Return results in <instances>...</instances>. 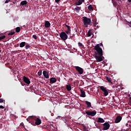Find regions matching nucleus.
Instances as JSON below:
<instances>
[{"mask_svg": "<svg viewBox=\"0 0 131 131\" xmlns=\"http://www.w3.org/2000/svg\"><path fill=\"white\" fill-rule=\"evenodd\" d=\"M94 50L96 51L97 53H95L94 55L103 56V50L100 47V45L97 44L94 47Z\"/></svg>", "mask_w": 131, "mask_h": 131, "instance_id": "nucleus-1", "label": "nucleus"}, {"mask_svg": "<svg viewBox=\"0 0 131 131\" xmlns=\"http://www.w3.org/2000/svg\"><path fill=\"white\" fill-rule=\"evenodd\" d=\"M82 18L85 27H88V26L91 24V22H92L91 18H89L86 16H83Z\"/></svg>", "mask_w": 131, "mask_h": 131, "instance_id": "nucleus-2", "label": "nucleus"}, {"mask_svg": "<svg viewBox=\"0 0 131 131\" xmlns=\"http://www.w3.org/2000/svg\"><path fill=\"white\" fill-rule=\"evenodd\" d=\"M59 36L62 40H66V39L68 38V35L67 34H66V33H65V32H61L59 34Z\"/></svg>", "mask_w": 131, "mask_h": 131, "instance_id": "nucleus-3", "label": "nucleus"}, {"mask_svg": "<svg viewBox=\"0 0 131 131\" xmlns=\"http://www.w3.org/2000/svg\"><path fill=\"white\" fill-rule=\"evenodd\" d=\"M36 119H37V117H36V116H31L29 117L27 119V120L28 121H31V122H34V121H35Z\"/></svg>", "mask_w": 131, "mask_h": 131, "instance_id": "nucleus-4", "label": "nucleus"}, {"mask_svg": "<svg viewBox=\"0 0 131 131\" xmlns=\"http://www.w3.org/2000/svg\"><path fill=\"white\" fill-rule=\"evenodd\" d=\"M85 113L89 116L94 117L97 114V112L96 111H86Z\"/></svg>", "mask_w": 131, "mask_h": 131, "instance_id": "nucleus-5", "label": "nucleus"}, {"mask_svg": "<svg viewBox=\"0 0 131 131\" xmlns=\"http://www.w3.org/2000/svg\"><path fill=\"white\" fill-rule=\"evenodd\" d=\"M103 127L102 128V130H107L110 128V124L108 123V122H107L103 124Z\"/></svg>", "mask_w": 131, "mask_h": 131, "instance_id": "nucleus-6", "label": "nucleus"}, {"mask_svg": "<svg viewBox=\"0 0 131 131\" xmlns=\"http://www.w3.org/2000/svg\"><path fill=\"white\" fill-rule=\"evenodd\" d=\"M35 121V123L33 122H31L32 125H40L41 124V120L39 118H37Z\"/></svg>", "mask_w": 131, "mask_h": 131, "instance_id": "nucleus-7", "label": "nucleus"}, {"mask_svg": "<svg viewBox=\"0 0 131 131\" xmlns=\"http://www.w3.org/2000/svg\"><path fill=\"white\" fill-rule=\"evenodd\" d=\"M74 68L76 69V71L78 72L79 74H82V73H83V69L78 66H75Z\"/></svg>", "mask_w": 131, "mask_h": 131, "instance_id": "nucleus-8", "label": "nucleus"}, {"mask_svg": "<svg viewBox=\"0 0 131 131\" xmlns=\"http://www.w3.org/2000/svg\"><path fill=\"white\" fill-rule=\"evenodd\" d=\"M94 57L95 58V59L98 62H102V61H103V58H104L103 56H101L99 55H94Z\"/></svg>", "mask_w": 131, "mask_h": 131, "instance_id": "nucleus-9", "label": "nucleus"}, {"mask_svg": "<svg viewBox=\"0 0 131 131\" xmlns=\"http://www.w3.org/2000/svg\"><path fill=\"white\" fill-rule=\"evenodd\" d=\"M100 90H101V91H102L103 92V94L104 95V96L106 97V96H108V91L107 90V89L105 87H104V86H100Z\"/></svg>", "mask_w": 131, "mask_h": 131, "instance_id": "nucleus-10", "label": "nucleus"}, {"mask_svg": "<svg viewBox=\"0 0 131 131\" xmlns=\"http://www.w3.org/2000/svg\"><path fill=\"white\" fill-rule=\"evenodd\" d=\"M23 81L27 84H30V80H29V78H28L26 76H24Z\"/></svg>", "mask_w": 131, "mask_h": 131, "instance_id": "nucleus-11", "label": "nucleus"}, {"mask_svg": "<svg viewBox=\"0 0 131 131\" xmlns=\"http://www.w3.org/2000/svg\"><path fill=\"white\" fill-rule=\"evenodd\" d=\"M121 119H122V117H121V116H118V117H116V119H115V123H118V122H120V121H121Z\"/></svg>", "mask_w": 131, "mask_h": 131, "instance_id": "nucleus-12", "label": "nucleus"}, {"mask_svg": "<svg viewBox=\"0 0 131 131\" xmlns=\"http://www.w3.org/2000/svg\"><path fill=\"white\" fill-rule=\"evenodd\" d=\"M80 91L81 92L80 97H81L82 98H85V97H86V96L85 95V92H84V91H83L82 89H80Z\"/></svg>", "mask_w": 131, "mask_h": 131, "instance_id": "nucleus-13", "label": "nucleus"}, {"mask_svg": "<svg viewBox=\"0 0 131 131\" xmlns=\"http://www.w3.org/2000/svg\"><path fill=\"white\" fill-rule=\"evenodd\" d=\"M97 122L99 123H104V122H105V120L102 118H97Z\"/></svg>", "mask_w": 131, "mask_h": 131, "instance_id": "nucleus-14", "label": "nucleus"}, {"mask_svg": "<svg viewBox=\"0 0 131 131\" xmlns=\"http://www.w3.org/2000/svg\"><path fill=\"white\" fill-rule=\"evenodd\" d=\"M42 74H43L44 77H45V78L48 79L50 77L49 76V73L46 71H43Z\"/></svg>", "mask_w": 131, "mask_h": 131, "instance_id": "nucleus-15", "label": "nucleus"}, {"mask_svg": "<svg viewBox=\"0 0 131 131\" xmlns=\"http://www.w3.org/2000/svg\"><path fill=\"white\" fill-rule=\"evenodd\" d=\"M45 28H49L51 26V23L48 20L45 21Z\"/></svg>", "mask_w": 131, "mask_h": 131, "instance_id": "nucleus-16", "label": "nucleus"}, {"mask_svg": "<svg viewBox=\"0 0 131 131\" xmlns=\"http://www.w3.org/2000/svg\"><path fill=\"white\" fill-rule=\"evenodd\" d=\"M57 82V79L54 77H51L50 79V83H55Z\"/></svg>", "mask_w": 131, "mask_h": 131, "instance_id": "nucleus-17", "label": "nucleus"}, {"mask_svg": "<svg viewBox=\"0 0 131 131\" xmlns=\"http://www.w3.org/2000/svg\"><path fill=\"white\" fill-rule=\"evenodd\" d=\"M85 103L86 105H87V106H86L87 108H91V107H92V103L91 102H90L89 101H85Z\"/></svg>", "mask_w": 131, "mask_h": 131, "instance_id": "nucleus-18", "label": "nucleus"}, {"mask_svg": "<svg viewBox=\"0 0 131 131\" xmlns=\"http://www.w3.org/2000/svg\"><path fill=\"white\" fill-rule=\"evenodd\" d=\"M83 2H84V0H79L78 3H75V5H76V6H80V5H82Z\"/></svg>", "mask_w": 131, "mask_h": 131, "instance_id": "nucleus-19", "label": "nucleus"}, {"mask_svg": "<svg viewBox=\"0 0 131 131\" xmlns=\"http://www.w3.org/2000/svg\"><path fill=\"white\" fill-rule=\"evenodd\" d=\"M80 9H81L80 7H77L74 8V11L76 12V13H79V11H80Z\"/></svg>", "mask_w": 131, "mask_h": 131, "instance_id": "nucleus-20", "label": "nucleus"}, {"mask_svg": "<svg viewBox=\"0 0 131 131\" xmlns=\"http://www.w3.org/2000/svg\"><path fill=\"white\" fill-rule=\"evenodd\" d=\"M25 45H26V42H21L19 44L20 48H24L25 47Z\"/></svg>", "mask_w": 131, "mask_h": 131, "instance_id": "nucleus-21", "label": "nucleus"}, {"mask_svg": "<svg viewBox=\"0 0 131 131\" xmlns=\"http://www.w3.org/2000/svg\"><path fill=\"white\" fill-rule=\"evenodd\" d=\"M20 5H21V6H26V5H27V1H21L20 2Z\"/></svg>", "mask_w": 131, "mask_h": 131, "instance_id": "nucleus-22", "label": "nucleus"}, {"mask_svg": "<svg viewBox=\"0 0 131 131\" xmlns=\"http://www.w3.org/2000/svg\"><path fill=\"white\" fill-rule=\"evenodd\" d=\"M66 89L68 92H70L71 91V85H66Z\"/></svg>", "mask_w": 131, "mask_h": 131, "instance_id": "nucleus-23", "label": "nucleus"}, {"mask_svg": "<svg viewBox=\"0 0 131 131\" xmlns=\"http://www.w3.org/2000/svg\"><path fill=\"white\" fill-rule=\"evenodd\" d=\"M106 79L107 80V81L108 82L112 83V82L111 81V80H112V79H111V78H110V76L106 77Z\"/></svg>", "mask_w": 131, "mask_h": 131, "instance_id": "nucleus-24", "label": "nucleus"}, {"mask_svg": "<svg viewBox=\"0 0 131 131\" xmlns=\"http://www.w3.org/2000/svg\"><path fill=\"white\" fill-rule=\"evenodd\" d=\"M92 33H93V32H92V30H90L87 33L88 36L89 37L91 36Z\"/></svg>", "mask_w": 131, "mask_h": 131, "instance_id": "nucleus-25", "label": "nucleus"}, {"mask_svg": "<svg viewBox=\"0 0 131 131\" xmlns=\"http://www.w3.org/2000/svg\"><path fill=\"white\" fill-rule=\"evenodd\" d=\"M66 33H67V34H70V33H71V28L68 29L67 30H66Z\"/></svg>", "mask_w": 131, "mask_h": 131, "instance_id": "nucleus-26", "label": "nucleus"}, {"mask_svg": "<svg viewBox=\"0 0 131 131\" xmlns=\"http://www.w3.org/2000/svg\"><path fill=\"white\" fill-rule=\"evenodd\" d=\"M88 10H89V11H93L94 8L93 7V6L92 5H89L88 6Z\"/></svg>", "mask_w": 131, "mask_h": 131, "instance_id": "nucleus-27", "label": "nucleus"}, {"mask_svg": "<svg viewBox=\"0 0 131 131\" xmlns=\"http://www.w3.org/2000/svg\"><path fill=\"white\" fill-rule=\"evenodd\" d=\"M21 29L20 28V27H18L17 28H15V31L16 32L18 33L19 31H20Z\"/></svg>", "mask_w": 131, "mask_h": 131, "instance_id": "nucleus-28", "label": "nucleus"}, {"mask_svg": "<svg viewBox=\"0 0 131 131\" xmlns=\"http://www.w3.org/2000/svg\"><path fill=\"white\" fill-rule=\"evenodd\" d=\"M42 74V71L41 70H40L38 73H37V75L38 76H40V75H41V74Z\"/></svg>", "mask_w": 131, "mask_h": 131, "instance_id": "nucleus-29", "label": "nucleus"}, {"mask_svg": "<svg viewBox=\"0 0 131 131\" xmlns=\"http://www.w3.org/2000/svg\"><path fill=\"white\" fill-rule=\"evenodd\" d=\"M113 5H114V6L116 7V6H117V3L114 0H112Z\"/></svg>", "mask_w": 131, "mask_h": 131, "instance_id": "nucleus-30", "label": "nucleus"}, {"mask_svg": "<svg viewBox=\"0 0 131 131\" xmlns=\"http://www.w3.org/2000/svg\"><path fill=\"white\" fill-rule=\"evenodd\" d=\"M30 48V46H29V45H26L25 49H26V50H28V49Z\"/></svg>", "mask_w": 131, "mask_h": 131, "instance_id": "nucleus-31", "label": "nucleus"}, {"mask_svg": "<svg viewBox=\"0 0 131 131\" xmlns=\"http://www.w3.org/2000/svg\"><path fill=\"white\" fill-rule=\"evenodd\" d=\"M15 32H10L8 33V35H14Z\"/></svg>", "mask_w": 131, "mask_h": 131, "instance_id": "nucleus-32", "label": "nucleus"}, {"mask_svg": "<svg viewBox=\"0 0 131 131\" xmlns=\"http://www.w3.org/2000/svg\"><path fill=\"white\" fill-rule=\"evenodd\" d=\"M4 38H6V35H4L0 37V41L2 39H4Z\"/></svg>", "mask_w": 131, "mask_h": 131, "instance_id": "nucleus-33", "label": "nucleus"}, {"mask_svg": "<svg viewBox=\"0 0 131 131\" xmlns=\"http://www.w3.org/2000/svg\"><path fill=\"white\" fill-rule=\"evenodd\" d=\"M95 126H96L97 128H100L101 127L100 126V125H98L97 123H95Z\"/></svg>", "mask_w": 131, "mask_h": 131, "instance_id": "nucleus-34", "label": "nucleus"}, {"mask_svg": "<svg viewBox=\"0 0 131 131\" xmlns=\"http://www.w3.org/2000/svg\"><path fill=\"white\" fill-rule=\"evenodd\" d=\"M33 38H34V39H37V36H36V35H33L32 36Z\"/></svg>", "mask_w": 131, "mask_h": 131, "instance_id": "nucleus-35", "label": "nucleus"}, {"mask_svg": "<svg viewBox=\"0 0 131 131\" xmlns=\"http://www.w3.org/2000/svg\"><path fill=\"white\" fill-rule=\"evenodd\" d=\"M74 36H75L74 34H71V33L70 34V38H72V37H74Z\"/></svg>", "mask_w": 131, "mask_h": 131, "instance_id": "nucleus-36", "label": "nucleus"}, {"mask_svg": "<svg viewBox=\"0 0 131 131\" xmlns=\"http://www.w3.org/2000/svg\"><path fill=\"white\" fill-rule=\"evenodd\" d=\"M127 25H128V26H129L130 27H131V20H130V22H129V21H127Z\"/></svg>", "mask_w": 131, "mask_h": 131, "instance_id": "nucleus-37", "label": "nucleus"}, {"mask_svg": "<svg viewBox=\"0 0 131 131\" xmlns=\"http://www.w3.org/2000/svg\"><path fill=\"white\" fill-rule=\"evenodd\" d=\"M62 118H63V117H61V116H58L56 118V119H62Z\"/></svg>", "mask_w": 131, "mask_h": 131, "instance_id": "nucleus-38", "label": "nucleus"}, {"mask_svg": "<svg viewBox=\"0 0 131 131\" xmlns=\"http://www.w3.org/2000/svg\"><path fill=\"white\" fill-rule=\"evenodd\" d=\"M78 45L79 47H82V43L81 42H78Z\"/></svg>", "mask_w": 131, "mask_h": 131, "instance_id": "nucleus-39", "label": "nucleus"}, {"mask_svg": "<svg viewBox=\"0 0 131 131\" xmlns=\"http://www.w3.org/2000/svg\"><path fill=\"white\" fill-rule=\"evenodd\" d=\"M4 101L5 100L3 99L0 98V103H3Z\"/></svg>", "mask_w": 131, "mask_h": 131, "instance_id": "nucleus-40", "label": "nucleus"}, {"mask_svg": "<svg viewBox=\"0 0 131 131\" xmlns=\"http://www.w3.org/2000/svg\"><path fill=\"white\" fill-rule=\"evenodd\" d=\"M20 125H22L23 126V127H24V128H25V126L24 125V124L23 123V122H21L20 123Z\"/></svg>", "mask_w": 131, "mask_h": 131, "instance_id": "nucleus-41", "label": "nucleus"}, {"mask_svg": "<svg viewBox=\"0 0 131 131\" xmlns=\"http://www.w3.org/2000/svg\"><path fill=\"white\" fill-rule=\"evenodd\" d=\"M15 54H17V53H19L18 52H21V51L20 50H18V51H14Z\"/></svg>", "mask_w": 131, "mask_h": 131, "instance_id": "nucleus-42", "label": "nucleus"}, {"mask_svg": "<svg viewBox=\"0 0 131 131\" xmlns=\"http://www.w3.org/2000/svg\"><path fill=\"white\" fill-rule=\"evenodd\" d=\"M66 27L68 28V29H69L71 28H70V26H68V25H66Z\"/></svg>", "mask_w": 131, "mask_h": 131, "instance_id": "nucleus-43", "label": "nucleus"}, {"mask_svg": "<svg viewBox=\"0 0 131 131\" xmlns=\"http://www.w3.org/2000/svg\"><path fill=\"white\" fill-rule=\"evenodd\" d=\"M66 27L68 28V29H69L71 28H70V26H68V25H66Z\"/></svg>", "mask_w": 131, "mask_h": 131, "instance_id": "nucleus-44", "label": "nucleus"}, {"mask_svg": "<svg viewBox=\"0 0 131 131\" xmlns=\"http://www.w3.org/2000/svg\"><path fill=\"white\" fill-rule=\"evenodd\" d=\"M11 0H6L5 1V4H8V3H9V2H10Z\"/></svg>", "mask_w": 131, "mask_h": 131, "instance_id": "nucleus-45", "label": "nucleus"}, {"mask_svg": "<svg viewBox=\"0 0 131 131\" xmlns=\"http://www.w3.org/2000/svg\"><path fill=\"white\" fill-rule=\"evenodd\" d=\"M4 108H5V107H4V106L0 105V109H4Z\"/></svg>", "mask_w": 131, "mask_h": 131, "instance_id": "nucleus-46", "label": "nucleus"}, {"mask_svg": "<svg viewBox=\"0 0 131 131\" xmlns=\"http://www.w3.org/2000/svg\"><path fill=\"white\" fill-rule=\"evenodd\" d=\"M60 1H61V0H55V3H59V2H60Z\"/></svg>", "mask_w": 131, "mask_h": 131, "instance_id": "nucleus-47", "label": "nucleus"}, {"mask_svg": "<svg viewBox=\"0 0 131 131\" xmlns=\"http://www.w3.org/2000/svg\"><path fill=\"white\" fill-rule=\"evenodd\" d=\"M63 121L65 122V123L66 124H67V120H66V119H64V120H63Z\"/></svg>", "mask_w": 131, "mask_h": 131, "instance_id": "nucleus-48", "label": "nucleus"}, {"mask_svg": "<svg viewBox=\"0 0 131 131\" xmlns=\"http://www.w3.org/2000/svg\"><path fill=\"white\" fill-rule=\"evenodd\" d=\"M119 2V4H121V0H117Z\"/></svg>", "mask_w": 131, "mask_h": 131, "instance_id": "nucleus-49", "label": "nucleus"}, {"mask_svg": "<svg viewBox=\"0 0 131 131\" xmlns=\"http://www.w3.org/2000/svg\"><path fill=\"white\" fill-rule=\"evenodd\" d=\"M128 2L129 3H131V0H128Z\"/></svg>", "mask_w": 131, "mask_h": 131, "instance_id": "nucleus-50", "label": "nucleus"}, {"mask_svg": "<svg viewBox=\"0 0 131 131\" xmlns=\"http://www.w3.org/2000/svg\"><path fill=\"white\" fill-rule=\"evenodd\" d=\"M13 4H16V1H15L14 2H13Z\"/></svg>", "mask_w": 131, "mask_h": 131, "instance_id": "nucleus-51", "label": "nucleus"}, {"mask_svg": "<svg viewBox=\"0 0 131 131\" xmlns=\"http://www.w3.org/2000/svg\"><path fill=\"white\" fill-rule=\"evenodd\" d=\"M85 128H86V127H84V129H85Z\"/></svg>", "mask_w": 131, "mask_h": 131, "instance_id": "nucleus-52", "label": "nucleus"}, {"mask_svg": "<svg viewBox=\"0 0 131 131\" xmlns=\"http://www.w3.org/2000/svg\"><path fill=\"white\" fill-rule=\"evenodd\" d=\"M100 46H103V44L101 43V44H100Z\"/></svg>", "mask_w": 131, "mask_h": 131, "instance_id": "nucleus-53", "label": "nucleus"}, {"mask_svg": "<svg viewBox=\"0 0 131 131\" xmlns=\"http://www.w3.org/2000/svg\"><path fill=\"white\" fill-rule=\"evenodd\" d=\"M18 46H19V43L17 44V47H18Z\"/></svg>", "mask_w": 131, "mask_h": 131, "instance_id": "nucleus-54", "label": "nucleus"}, {"mask_svg": "<svg viewBox=\"0 0 131 131\" xmlns=\"http://www.w3.org/2000/svg\"><path fill=\"white\" fill-rule=\"evenodd\" d=\"M1 52H2V51H1V50H0V53H1Z\"/></svg>", "mask_w": 131, "mask_h": 131, "instance_id": "nucleus-55", "label": "nucleus"}, {"mask_svg": "<svg viewBox=\"0 0 131 131\" xmlns=\"http://www.w3.org/2000/svg\"><path fill=\"white\" fill-rule=\"evenodd\" d=\"M16 1H17V0H15V2H16Z\"/></svg>", "mask_w": 131, "mask_h": 131, "instance_id": "nucleus-56", "label": "nucleus"}]
</instances>
